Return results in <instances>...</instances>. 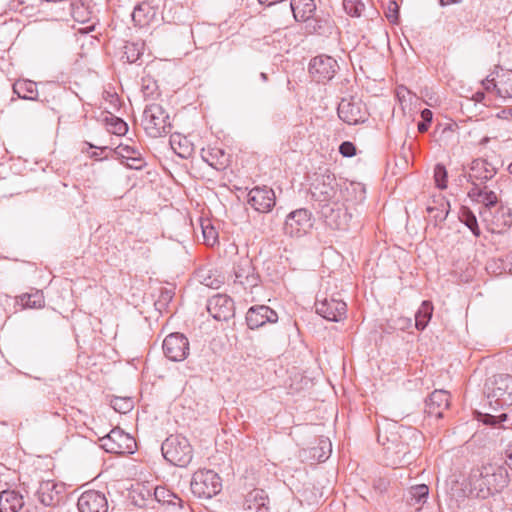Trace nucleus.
Here are the masks:
<instances>
[{"instance_id":"cd10ccee","label":"nucleus","mask_w":512,"mask_h":512,"mask_svg":"<svg viewBox=\"0 0 512 512\" xmlns=\"http://www.w3.org/2000/svg\"><path fill=\"white\" fill-rule=\"evenodd\" d=\"M290 7L295 20L300 22L311 19L316 10L314 0H291Z\"/></svg>"},{"instance_id":"8fccbe9b","label":"nucleus","mask_w":512,"mask_h":512,"mask_svg":"<svg viewBox=\"0 0 512 512\" xmlns=\"http://www.w3.org/2000/svg\"><path fill=\"white\" fill-rule=\"evenodd\" d=\"M507 419V414L505 413H502L498 416H495V415H491V414H482L481 415V421L485 424V425H490V426H497L498 424L506 421Z\"/></svg>"},{"instance_id":"f3484780","label":"nucleus","mask_w":512,"mask_h":512,"mask_svg":"<svg viewBox=\"0 0 512 512\" xmlns=\"http://www.w3.org/2000/svg\"><path fill=\"white\" fill-rule=\"evenodd\" d=\"M235 282L244 289H250L258 285L260 279L253 266L252 260L248 257H240L234 264Z\"/></svg>"},{"instance_id":"5701e85b","label":"nucleus","mask_w":512,"mask_h":512,"mask_svg":"<svg viewBox=\"0 0 512 512\" xmlns=\"http://www.w3.org/2000/svg\"><path fill=\"white\" fill-rule=\"evenodd\" d=\"M450 405V394L445 390H435L426 400L425 411L428 415L441 418Z\"/></svg>"},{"instance_id":"a211bd4d","label":"nucleus","mask_w":512,"mask_h":512,"mask_svg":"<svg viewBox=\"0 0 512 512\" xmlns=\"http://www.w3.org/2000/svg\"><path fill=\"white\" fill-rule=\"evenodd\" d=\"M209 314L218 321H227L234 316V302L225 294L212 296L207 303Z\"/></svg>"},{"instance_id":"9b49d317","label":"nucleus","mask_w":512,"mask_h":512,"mask_svg":"<svg viewBox=\"0 0 512 512\" xmlns=\"http://www.w3.org/2000/svg\"><path fill=\"white\" fill-rule=\"evenodd\" d=\"M321 216L328 227L334 230H347L351 220V214L345 207L342 199L337 204H322Z\"/></svg>"},{"instance_id":"e433bc0d","label":"nucleus","mask_w":512,"mask_h":512,"mask_svg":"<svg viewBox=\"0 0 512 512\" xmlns=\"http://www.w3.org/2000/svg\"><path fill=\"white\" fill-rule=\"evenodd\" d=\"M71 17L79 23H86L90 20L91 12L87 6L80 1H72L69 4Z\"/></svg>"},{"instance_id":"680f3d73","label":"nucleus","mask_w":512,"mask_h":512,"mask_svg":"<svg viewBox=\"0 0 512 512\" xmlns=\"http://www.w3.org/2000/svg\"><path fill=\"white\" fill-rule=\"evenodd\" d=\"M429 127H430V124H428V123H426V122H422V121H421V122H419V123H418V126H417L418 131H419L420 133H424V132L428 131Z\"/></svg>"},{"instance_id":"5fc2aeb1","label":"nucleus","mask_w":512,"mask_h":512,"mask_svg":"<svg viewBox=\"0 0 512 512\" xmlns=\"http://www.w3.org/2000/svg\"><path fill=\"white\" fill-rule=\"evenodd\" d=\"M497 83L496 77L493 76V73L486 77L482 81L483 88L490 92L492 90H495L497 92V86L495 85Z\"/></svg>"},{"instance_id":"13d9d810","label":"nucleus","mask_w":512,"mask_h":512,"mask_svg":"<svg viewBox=\"0 0 512 512\" xmlns=\"http://www.w3.org/2000/svg\"><path fill=\"white\" fill-rule=\"evenodd\" d=\"M421 118L422 122H426L428 124H431L433 119V113L430 109H424L421 111Z\"/></svg>"},{"instance_id":"338daca9","label":"nucleus","mask_w":512,"mask_h":512,"mask_svg":"<svg viewBox=\"0 0 512 512\" xmlns=\"http://www.w3.org/2000/svg\"><path fill=\"white\" fill-rule=\"evenodd\" d=\"M260 77H261V79H262L263 81H267V79H268L267 74H266V73H264V72L260 73Z\"/></svg>"},{"instance_id":"f03ea898","label":"nucleus","mask_w":512,"mask_h":512,"mask_svg":"<svg viewBox=\"0 0 512 512\" xmlns=\"http://www.w3.org/2000/svg\"><path fill=\"white\" fill-rule=\"evenodd\" d=\"M415 434L414 430L399 427L397 423H387L378 427L377 441L383 446L387 463L400 466L409 462V444L402 440L403 434Z\"/></svg>"},{"instance_id":"2eb2a0df","label":"nucleus","mask_w":512,"mask_h":512,"mask_svg":"<svg viewBox=\"0 0 512 512\" xmlns=\"http://www.w3.org/2000/svg\"><path fill=\"white\" fill-rule=\"evenodd\" d=\"M164 355L171 361L180 362L189 355V341L181 333L169 334L163 341Z\"/></svg>"},{"instance_id":"72a5a7b5","label":"nucleus","mask_w":512,"mask_h":512,"mask_svg":"<svg viewBox=\"0 0 512 512\" xmlns=\"http://www.w3.org/2000/svg\"><path fill=\"white\" fill-rule=\"evenodd\" d=\"M153 15L154 12L152 11L150 4L142 2L134 8L132 19L136 24L142 26L147 24Z\"/></svg>"},{"instance_id":"2f4dec72","label":"nucleus","mask_w":512,"mask_h":512,"mask_svg":"<svg viewBox=\"0 0 512 512\" xmlns=\"http://www.w3.org/2000/svg\"><path fill=\"white\" fill-rule=\"evenodd\" d=\"M153 486L149 483H138L132 490V499L135 505L145 507L153 502Z\"/></svg>"},{"instance_id":"bb28decb","label":"nucleus","mask_w":512,"mask_h":512,"mask_svg":"<svg viewBox=\"0 0 512 512\" xmlns=\"http://www.w3.org/2000/svg\"><path fill=\"white\" fill-rule=\"evenodd\" d=\"M24 506L23 495L16 490L0 492V512H19Z\"/></svg>"},{"instance_id":"4c0bfd02","label":"nucleus","mask_w":512,"mask_h":512,"mask_svg":"<svg viewBox=\"0 0 512 512\" xmlns=\"http://www.w3.org/2000/svg\"><path fill=\"white\" fill-rule=\"evenodd\" d=\"M429 494V488L425 484L412 486L409 489V499L408 503L410 505H421L423 504L428 497Z\"/></svg>"},{"instance_id":"b1692460","label":"nucleus","mask_w":512,"mask_h":512,"mask_svg":"<svg viewBox=\"0 0 512 512\" xmlns=\"http://www.w3.org/2000/svg\"><path fill=\"white\" fill-rule=\"evenodd\" d=\"M468 196L472 201L482 204L481 208H489L492 210L500 204L497 194L490 190L487 185L472 186L468 192Z\"/></svg>"},{"instance_id":"58836bf2","label":"nucleus","mask_w":512,"mask_h":512,"mask_svg":"<svg viewBox=\"0 0 512 512\" xmlns=\"http://www.w3.org/2000/svg\"><path fill=\"white\" fill-rule=\"evenodd\" d=\"M460 221L465 224L474 236L479 237L481 232L475 214L466 207H463L459 214Z\"/></svg>"},{"instance_id":"a19ab883","label":"nucleus","mask_w":512,"mask_h":512,"mask_svg":"<svg viewBox=\"0 0 512 512\" xmlns=\"http://www.w3.org/2000/svg\"><path fill=\"white\" fill-rule=\"evenodd\" d=\"M21 304L25 308H41L44 306V296L43 293L39 290L30 293L24 294L20 297Z\"/></svg>"},{"instance_id":"a878e982","label":"nucleus","mask_w":512,"mask_h":512,"mask_svg":"<svg viewBox=\"0 0 512 512\" xmlns=\"http://www.w3.org/2000/svg\"><path fill=\"white\" fill-rule=\"evenodd\" d=\"M201 158L209 166L215 168L216 170L224 169L229 162V155L226 154L223 149L216 146H208L207 148H202Z\"/></svg>"},{"instance_id":"423d86ee","label":"nucleus","mask_w":512,"mask_h":512,"mask_svg":"<svg viewBox=\"0 0 512 512\" xmlns=\"http://www.w3.org/2000/svg\"><path fill=\"white\" fill-rule=\"evenodd\" d=\"M142 126L146 134L152 138L166 135L171 128L169 114L158 103L148 104L143 111Z\"/></svg>"},{"instance_id":"6e6d98bb","label":"nucleus","mask_w":512,"mask_h":512,"mask_svg":"<svg viewBox=\"0 0 512 512\" xmlns=\"http://www.w3.org/2000/svg\"><path fill=\"white\" fill-rule=\"evenodd\" d=\"M386 17L387 19L391 22V23H395L398 19V6L396 4V2H391L389 7H388V11L386 13Z\"/></svg>"},{"instance_id":"4d7b16f0","label":"nucleus","mask_w":512,"mask_h":512,"mask_svg":"<svg viewBox=\"0 0 512 512\" xmlns=\"http://www.w3.org/2000/svg\"><path fill=\"white\" fill-rule=\"evenodd\" d=\"M172 298H173L172 290L164 288L161 290V294H160L158 302L166 304V303L170 302L172 300Z\"/></svg>"},{"instance_id":"aec40b11","label":"nucleus","mask_w":512,"mask_h":512,"mask_svg":"<svg viewBox=\"0 0 512 512\" xmlns=\"http://www.w3.org/2000/svg\"><path fill=\"white\" fill-rule=\"evenodd\" d=\"M77 508L79 512H107L108 501L104 493L87 490L78 498Z\"/></svg>"},{"instance_id":"dca6fc26","label":"nucleus","mask_w":512,"mask_h":512,"mask_svg":"<svg viewBox=\"0 0 512 512\" xmlns=\"http://www.w3.org/2000/svg\"><path fill=\"white\" fill-rule=\"evenodd\" d=\"M247 202L255 211L268 213L275 206V192L267 186H256L249 191Z\"/></svg>"},{"instance_id":"ea45409f","label":"nucleus","mask_w":512,"mask_h":512,"mask_svg":"<svg viewBox=\"0 0 512 512\" xmlns=\"http://www.w3.org/2000/svg\"><path fill=\"white\" fill-rule=\"evenodd\" d=\"M105 122L107 131L112 134L122 136L126 134V132L128 131L127 123L121 118L116 117L112 114L105 118Z\"/></svg>"},{"instance_id":"39448f33","label":"nucleus","mask_w":512,"mask_h":512,"mask_svg":"<svg viewBox=\"0 0 512 512\" xmlns=\"http://www.w3.org/2000/svg\"><path fill=\"white\" fill-rule=\"evenodd\" d=\"M489 405L493 409L505 408L512 405V376L497 374L488 379L485 384Z\"/></svg>"},{"instance_id":"473e14b6","label":"nucleus","mask_w":512,"mask_h":512,"mask_svg":"<svg viewBox=\"0 0 512 512\" xmlns=\"http://www.w3.org/2000/svg\"><path fill=\"white\" fill-rule=\"evenodd\" d=\"M433 313V305L430 301H423L415 314V325L418 330H423L428 325Z\"/></svg>"},{"instance_id":"864d4df0","label":"nucleus","mask_w":512,"mask_h":512,"mask_svg":"<svg viewBox=\"0 0 512 512\" xmlns=\"http://www.w3.org/2000/svg\"><path fill=\"white\" fill-rule=\"evenodd\" d=\"M396 96L402 105L407 101V99L409 101L412 99L411 92L404 86H399L396 88Z\"/></svg>"},{"instance_id":"412c9836","label":"nucleus","mask_w":512,"mask_h":512,"mask_svg":"<svg viewBox=\"0 0 512 512\" xmlns=\"http://www.w3.org/2000/svg\"><path fill=\"white\" fill-rule=\"evenodd\" d=\"M63 491V484L54 480H46L40 482L36 496L44 506H55L61 501Z\"/></svg>"},{"instance_id":"1a4fd4ad","label":"nucleus","mask_w":512,"mask_h":512,"mask_svg":"<svg viewBox=\"0 0 512 512\" xmlns=\"http://www.w3.org/2000/svg\"><path fill=\"white\" fill-rule=\"evenodd\" d=\"M313 227L312 213L306 208L291 211L285 218L283 233L291 238L307 235Z\"/></svg>"},{"instance_id":"a18cd8bd","label":"nucleus","mask_w":512,"mask_h":512,"mask_svg":"<svg viewBox=\"0 0 512 512\" xmlns=\"http://www.w3.org/2000/svg\"><path fill=\"white\" fill-rule=\"evenodd\" d=\"M111 407L121 414H126L133 408V400L129 397H115L111 400Z\"/></svg>"},{"instance_id":"4be33fe9","label":"nucleus","mask_w":512,"mask_h":512,"mask_svg":"<svg viewBox=\"0 0 512 512\" xmlns=\"http://www.w3.org/2000/svg\"><path fill=\"white\" fill-rule=\"evenodd\" d=\"M496 175V168L485 159L472 161L468 178L473 186H483Z\"/></svg>"},{"instance_id":"c03bdc74","label":"nucleus","mask_w":512,"mask_h":512,"mask_svg":"<svg viewBox=\"0 0 512 512\" xmlns=\"http://www.w3.org/2000/svg\"><path fill=\"white\" fill-rule=\"evenodd\" d=\"M153 501L159 503H172L176 495L163 486H153Z\"/></svg>"},{"instance_id":"3c124183","label":"nucleus","mask_w":512,"mask_h":512,"mask_svg":"<svg viewBox=\"0 0 512 512\" xmlns=\"http://www.w3.org/2000/svg\"><path fill=\"white\" fill-rule=\"evenodd\" d=\"M123 164L129 169L141 170L146 165V162L142 155H136L132 157L130 160L124 161Z\"/></svg>"},{"instance_id":"49530a36","label":"nucleus","mask_w":512,"mask_h":512,"mask_svg":"<svg viewBox=\"0 0 512 512\" xmlns=\"http://www.w3.org/2000/svg\"><path fill=\"white\" fill-rule=\"evenodd\" d=\"M331 450V442L328 439H320L319 447L313 448V457H317L320 462L325 461L328 459Z\"/></svg>"},{"instance_id":"9d476101","label":"nucleus","mask_w":512,"mask_h":512,"mask_svg":"<svg viewBox=\"0 0 512 512\" xmlns=\"http://www.w3.org/2000/svg\"><path fill=\"white\" fill-rule=\"evenodd\" d=\"M479 215L487 230L492 233H500L512 223L510 209L501 203L492 210L480 208Z\"/></svg>"},{"instance_id":"6e6552de","label":"nucleus","mask_w":512,"mask_h":512,"mask_svg":"<svg viewBox=\"0 0 512 512\" xmlns=\"http://www.w3.org/2000/svg\"><path fill=\"white\" fill-rule=\"evenodd\" d=\"M100 447L112 454H132L136 449L135 439L120 428H113L99 438Z\"/></svg>"},{"instance_id":"052dcab7","label":"nucleus","mask_w":512,"mask_h":512,"mask_svg":"<svg viewBox=\"0 0 512 512\" xmlns=\"http://www.w3.org/2000/svg\"><path fill=\"white\" fill-rule=\"evenodd\" d=\"M506 464L512 469V444L506 450Z\"/></svg>"},{"instance_id":"0eeeda50","label":"nucleus","mask_w":512,"mask_h":512,"mask_svg":"<svg viewBox=\"0 0 512 512\" xmlns=\"http://www.w3.org/2000/svg\"><path fill=\"white\" fill-rule=\"evenodd\" d=\"M190 488L196 497L211 499L221 492L222 480L213 470L200 469L192 475Z\"/></svg>"},{"instance_id":"f8f14e48","label":"nucleus","mask_w":512,"mask_h":512,"mask_svg":"<svg viewBox=\"0 0 512 512\" xmlns=\"http://www.w3.org/2000/svg\"><path fill=\"white\" fill-rule=\"evenodd\" d=\"M339 69L337 61L328 55L321 54L310 60L308 71L310 76L317 82L331 80Z\"/></svg>"},{"instance_id":"393cba45","label":"nucleus","mask_w":512,"mask_h":512,"mask_svg":"<svg viewBox=\"0 0 512 512\" xmlns=\"http://www.w3.org/2000/svg\"><path fill=\"white\" fill-rule=\"evenodd\" d=\"M269 499L262 489H253L246 496L243 503L244 512H268Z\"/></svg>"},{"instance_id":"4468645a","label":"nucleus","mask_w":512,"mask_h":512,"mask_svg":"<svg viewBox=\"0 0 512 512\" xmlns=\"http://www.w3.org/2000/svg\"><path fill=\"white\" fill-rule=\"evenodd\" d=\"M317 314L328 321L339 322L346 317L347 305L340 299L335 297H317L315 302Z\"/></svg>"},{"instance_id":"e2e57ef3","label":"nucleus","mask_w":512,"mask_h":512,"mask_svg":"<svg viewBox=\"0 0 512 512\" xmlns=\"http://www.w3.org/2000/svg\"><path fill=\"white\" fill-rule=\"evenodd\" d=\"M203 283L208 287H216L217 288L220 284V281H218V280L208 281V279H204Z\"/></svg>"},{"instance_id":"f704fd0d","label":"nucleus","mask_w":512,"mask_h":512,"mask_svg":"<svg viewBox=\"0 0 512 512\" xmlns=\"http://www.w3.org/2000/svg\"><path fill=\"white\" fill-rule=\"evenodd\" d=\"M434 205H429L427 207V212L429 217L434 219L435 224L442 222L446 219L448 215V207L449 203L444 199H440L439 201H434Z\"/></svg>"},{"instance_id":"69168bd1","label":"nucleus","mask_w":512,"mask_h":512,"mask_svg":"<svg viewBox=\"0 0 512 512\" xmlns=\"http://www.w3.org/2000/svg\"><path fill=\"white\" fill-rule=\"evenodd\" d=\"M461 0H440V4L442 6H446V5H450V4H454V3H458L460 2Z\"/></svg>"},{"instance_id":"0e129e2a","label":"nucleus","mask_w":512,"mask_h":512,"mask_svg":"<svg viewBox=\"0 0 512 512\" xmlns=\"http://www.w3.org/2000/svg\"><path fill=\"white\" fill-rule=\"evenodd\" d=\"M282 1L283 0H258L260 4H266L267 6H271Z\"/></svg>"},{"instance_id":"603ef678","label":"nucleus","mask_w":512,"mask_h":512,"mask_svg":"<svg viewBox=\"0 0 512 512\" xmlns=\"http://www.w3.org/2000/svg\"><path fill=\"white\" fill-rule=\"evenodd\" d=\"M339 153L343 157H353L356 154V147L350 141H344L339 146Z\"/></svg>"},{"instance_id":"79ce46f5","label":"nucleus","mask_w":512,"mask_h":512,"mask_svg":"<svg viewBox=\"0 0 512 512\" xmlns=\"http://www.w3.org/2000/svg\"><path fill=\"white\" fill-rule=\"evenodd\" d=\"M113 153L117 158H120L122 163L126 160H130L134 156L142 155L140 150L135 146H130L126 144H119L116 148L113 149Z\"/></svg>"},{"instance_id":"09e8293b","label":"nucleus","mask_w":512,"mask_h":512,"mask_svg":"<svg viewBox=\"0 0 512 512\" xmlns=\"http://www.w3.org/2000/svg\"><path fill=\"white\" fill-rule=\"evenodd\" d=\"M434 180L438 188L445 189L447 187V171L444 165L437 164L435 166Z\"/></svg>"},{"instance_id":"6ab92c4d","label":"nucleus","mask_w":512,"mask_h":512,"mask_svg":"<svg viewBox=\"0 0 512 512\" xmlns=\"http://www.w3.org/2000/svg\"><path fill=\"white\" fill-rule=\"evenodd\" d=\"M245 319L249 329L254 330L267 323H276L278 314L267 305H254L248 309Z\"/></svg>"},{"instance_id":"20e7f679","label":"nucleus","mask_w":512,"mask_h":512,"mask_svg":"<svg viewBox=\"0 0 512 512\" xmlns=\"http://www.w3.org/2000/svg\"><path fill=\"white\" fill-rule=\"evenodd\" d=\"M310 191L313 200L318 203L320 209L322 204H337V201L342 199L337 179L328 169L315 175Z\"/></svg>"},{"instance_id":"774afa93","label":"nucleus","mask_w":512,"mask_h":512,"mask_svg":"<svg viewBox=\"0 0 512 512\" xmlns=\"http://www.w3.org/2000/svg\"><path fill=\"white\" fill-rule=\"evenodd\" d=\"M508 171L510 174H512V163L508 166Z\"/></svg>"},{"instance_id":"ddd939ff","label":"nucleus","mask_w":512,"mask_h":512,"mask_svg":"<svg viewBox=\"0 0 512 512\" xmlns=\"http://www.w3.org/2000/svg\"><path fill=\"white\" fill-rule=\"evenodd\" d=\"M339 118L349 125L363 123L368 118V111L359 99L349 98L342 99L338 105Z\"/></svg>"},{"instance_id":"bf43d9fd","label":"nucleus","mask_w":512,"mask_h":512,"mask_svg":"<svg viewBox=\"0 0 512 512\" xmlns=\"http://www.w3.org/2000/svg\"><path fill=\"white\" fill-rule=\"evenodd\" d=\"M485 93L483 91H477L476 93L473 94L472 96V99L477 102V103H484L485 105H487L485 103Z\"/></svg>"},{"instance_id":"7c9ffc66","label":"nucleus","mask_w":512,"mask_h":512,"mask_svg":"<svg viewBox=\"0 0 512 512\" xmlns=\"http://www.w3.org/2000/svg\"><path fill=\"white\" fill-rule=\"evenodd\" d=\"M497 95L502 98L512 97V70H503L496 72Z\"/></svg>"},{"instance_id":"37998d69","label":"nucleus","mask_w":512,"mask_h":512,"mask_svg":"<svg viewBox=\"0 0 512 512\" xmlns=\"http://www.w3.org/2000/svg\"><path fill=\"white\" fill-rule=\"evenodd\" d=\"M201 228L204 243L207 246H214L218 242V232L215 227L210 223L209 220H206L201 223Z\"/></svg>"},{"instance_id":"c756f323","label":"nucleus","mask_w":512,"mask_h":512,"mask_svg":"<svg viewBox=\"0 0 512 512\" xmlns=\"http://www.w3.org/2000/svg\"><path fill=\"white\" fill-rule=\"evenodd\" d=\"M170 146L172 150L181 158L187 159L194 153L193 143L181 134H174L170 137Z\"/></svg>"},{"instance_id":"de8ad7c7","label":"nucleus","mask_w":512,"mask_h":512,"mask_svg":"<svg viewBox=\"0 0 512 512\" xmlns=\"http://www.w3.org/2000/svg\"><path fill=\"white\" fill-rule=\"evenodd\" d=\"M343 8L352 17L361 16L365 5L360 0H343Z\"/></svg>"},{"instance_id":"f257e3e1","label":"nucleus","mask_w":512,"mask_h":512,"mask_svg":"<svg viewBox=\"0 0 512 512\" xmlns=\"http://www.w3.org/2000/svg\"><path fill=\"white\" fill-rule=\"evenodd\" d=\"M508 482L506 468L492 463L472 469L468 477L470 494L481 499L501 492Z\"/></svg>"},{"instance_id":"c9c22d12","label":"nucleus","mask_w":512,"mask_h":512,"mask_svg":"<svg viewBox=\"0 0 512 512\" xmlns=\"http://www.w3.org/2000/svg\"><path fill=\"white\" fill-rule=\"evenodd\" d=\"M145 43L142 40L126 42L124 46V56L129 63H135L142 56Z\"/></svg>"},{"instance_id":"c85d7f7f","label":"nucleus","mask_w":512,"mask_h":512,"mask_svg":"<svg viewBox=\"0 0 512 512\" xmlns=\"http://www.w3.org/2000/svg\"><path fill=\"white\" fill-rule=\"evenodd\" d=\"M12 89L20 99L31 101L38 99L37 84L29 79H18L14 82Z\"/></svg>"},{"instance_id":"7ed1b4c3","label":"nucleus","mask_w":512,"mask_h":512,"mask_svg":"<svg viewBox=\"0 0 512 512\" xmlns=\"http://www.w3.org/2000/svg\"><path fill=\"white\" fill-rule=\"evenodd\" d=\"M164 459L177 467H187L193 459V447L185 436L181 434L169 435L161 445Z\"/></svg>"}]
</instances>
